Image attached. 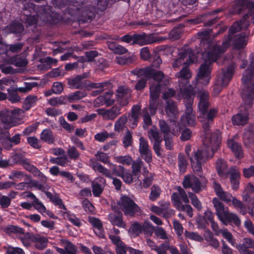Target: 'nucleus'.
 Returning <instances> with one entry per match:
<instances>
[{
	"instance_id": "1",
	"label": "nucleus",
	"mask_w": 254,
	"mask_h": 254,
	"mask_svg": "<svg viewBox=\"0 0 254 254\" xmlns=\"http://www.w3.org/2000/svg\"><path fill=\"white\" fill-rule=\"evenodd\" d=\"M211 30H205L197 33L198 40L200 42V46L204 51L202 53V59L204 63L202 64L197 74L196 80L204 85H207L210 81L211 72V64L216 62L219 56L225 52L229 44L224 42L223 46H219L212 42L210 40Z\"/></svg>"
},
{
	"instance_id": "2",
	"label": "nucleus",
	"mask_w": 254,
	"mask_h": 254,
	"mask_svg": "<svg viewBox=\"0 0 254 254\" xmlns=\"http://www.w3.org/2000/svg\"><path fill=\"white\" fill-rule=\"evenodd\" d=\"M221 140L219 131L209 134L207 133L203 141L204 146L194 150L190 156L191 167L198 175L201 176L202 164L213 156L218 148Z\"/></svg>"
},
{
	"instance_id": "3",
	"label": "nucleus",
	"mask_w": 254,
	"mask_h": 254,
	"mask_svg": "<svg viewBox=\"0 0 254 254\" xmlns=\"http://www.w3.org/2000/svg\"><path fill=\"white\" fill-rule=\"evenodd\" d=\"M221 140L219 131L209 134L207 133L203 141L204 146L194 150L190 156L191 167L198 175L201 176L202 164L213 156L218 148Z\"/></svg>"
},
{
	"instance_id": "4",
	"label": "nucleus",
	"mask_w": 254,
	"mask_h": 254,
	"mask_svg": "<svg viewBox=\"0 0 254 254\" xmlns=\"http://www.w3.org/2000/svg\"><path fill=\"white\" fill-rule=\"evenodd\" d=\"M249 15L252 17L253 22L254 23V7L250 10L249 14H246L240 21L234 23L231 26L228 37L223 43L227 41L229 44V46L232 43L238 49L243 48L246 46L247 44L246 38L247 33L244 31L248 28L250 25L249 21L248 20Z\"/></svg>"
},
{
	"instance_id": "5",
	"label": "nucleus",
	"mask_w": 254,
	"mask_h": 254,
	"mask_svg": "<svg viewBox=\"0 0 254 254\" xmlns=\"http://www.w3.org/2000/svg\"><path fill=\"white\" fill-rule=\"evenodd\" d=\"M194 96V92L193 91L188 93L187 91H186L183 93V98L186 108V112L181 119L180 123L178 125L179 126H176L172 129V133L174 135H178L179 134L182 126H194L195 125V117L192 109Z\"/></svg>"
},
{
	"instance_id": "6",
	"label": "nucleus",
	"mask_w": 254,
	"mask_h": 254,
	"mask_svg": "<svg viewBox=\"0 0 254 254\" xmlns=\"http://www.w3.org/2000/svg\"><path fill=\"white\" fill-rule=\"evenodd\" d=\"M244 85L242 92V97L246 110L250 109L254 99V65L248 68L243 73L242 78Z\"/></svg>"
},
{
	"instance_id": "7",
	"label": "nucleus",
	"mask_w": 254,
	"mask_h": 254,
	"mask_svg": "<svg viewBox=\"0 0 254 254\" xmlns=\"http://www.w3.org/2000/svg\"><path fill=\"white\" fill-rule=\"evenodd\" d=\"M199 102L198 103L199 118L202 123L203 128L205 131L209 130V124L215 117L217 111L214 109L207 111L210 106L209 96L207 91L200 90L199 93Z\"/></svg>"
},
{
	"instance_id": "8",
	"label": "nucleus",
	"mask_w": 254,
	"mask_h": 254,
	"mask_svg": "<svg viewBox=\"0 0 254 254\" xmlns=\"http://www.w3.org/2000/svg\"><path fill=\"white\" fill-rule=\"evenodd\" d=\"M213 206L216 210V214L218 219L223 224L227 225L228 222H232L237 226L241 225V221L238 216L229 211V209L217 198L212 200Z\"/></svg>"
},
{
	"instance_id": "9",
	"label": "nucleus",
	"mask_w": 254,
	"mask_h": 254,
	"mask_svg": "<svg viewBox=\"0 0 254 254\" xmlns=\"http://www.w3.org/2000/svg\"><path fill=\"white\" fill-rule=\"evenodd\" d=\"M235 67V64H232L227 68L223 69L219 73L213 86L214 96L218 95L222 89L228 85L232 77Z\"/></svg>"
},
{
	"instance_id": "10",
	"label": "nucleus",
	"mask_w": 254,
	"mask_h": 254,
	"mask_svg": "<svg viewBox=\"0 0 254 254\" xmlns=\"http://www.w3.org/2000/svg\"><path fill=\"white\" fill-rule=\"evenodd\" d=\"M87 76L88 74L87 73H84L82 75H78L75 77L69 78L68 79V84L69 87L72 88L82 89L88 85L86 80H84ZM108 84V83L107 82H92L88 84V85L92 88L99 89V90L96 91L101 93L103 91L102 89Z\"/></svg>"
},
{
	"instance_id": "11",
	"label": "nucleus",
	"mask_w": 254,
	"mask_h": 254,
	"mask_svg": "<svg viewBox=\"0 0 254 254\" xmlns=\"http://www.w3.org/2000/svg\"><path fill=\"white\" fill-rule=\"evenodd\" d=\"M119 208L124 212L125 215L133 217L140 209L129 197L123 196L118 202Z\"/></svg>"
},
{
	"instance_id": "12",
	"label": "nucleus",
	"mask_w": 254,
	"mask_h": 254,
	"mask_svg": "<svg viewBox=\"0 0 254 254\" xmlns=\"http://www.w3.org/2000/svg\"><path fill=\"white\" fill-rule=\"evenodd\" d=\"M176 77L178 78H181L184 80V82H182L179 81V86L180 89V94L182 97L183 96V93L186 91L188 93H190L191 91H193L194 94L195 91L193 88L189 84L188 80L191 77V73L188 67V65L184 66L182 69L178 72L176 74Z\"/></svg>"
},
{
	"instance_id": "13",
	"label": "nucleus",
	"mask_w": 254,
	"mask_h": 254,
	"mask_svg": "<svg viewBox=\"0 0 254 254\" xmlns=\"http://www.w3.org/2000/svg\"><path fill=\"white\" fill-rule=\"evenodd\" d=\"M138 151L141 157L147 163L152 161L151 150L146 139L141 136L139 138Z\"/></svg>"
},
{
	"instance_id": "14",
	"label": "nucleus",
	"mask_w": 254,
	"mask_h": 254,
	"mask_svg": "<svg viewBox=\"0 0 254 254\" xmlns=\"http://www.w3.org/2000/svg\"><path fill=\"white\" fill-rule=\"evenodd\" d=\"M162 38H158L153 34L147 35L145 33L141 34H134L133 43L131 44H138L143 46L150 44L158 41H161Z\"/></svg>"
},
{
	"instance_id": "15",
	"label": "nucleus",
	"mask_w": 254,
	"mask_h": 254,
	"mask_svg": "<svg viewBox=\"0 0 254 254\" xmlns=\"http://www.w3.org/2000/svg\"><path fill=\"white\" fill-rule=\"evenodd\" d=\"M192 62L191 50L188 48L186 51L179 53L178 58L172 63V66L173 68H178L182 64L184 66L189 65Z\"/></svg>"
},
{
	"instance_id": "16",
	"label": "nucleus",
	"mask_w": 254,
	"mask_h": 254,
	"mask_svg": "<svg viewBox=\"0 0 254 254\" xmlns=\"http://www.w3.org/2000/svg\"><path fill=\"white\" fill-rule=\"evenodd\" d=\"M121 110L120 107L115 105L107 110L103 108L99 109L97 112L104 120H114L121 113Z\"/></svg>"
},
{
	"instance_id": "17",
	"label": "nucleus",
	"mask_w": 254,
	"mask_h": 254,
	"mask_svg": "<svg viewBox=\"0 0 254 254\" xmlns=\"http://www.w3.org/2000/svg\"><path fill=\"white\" fill-rule=\"evenodd\" d=\"M0 117L1 118L0 121V129L1 131L16 126L9 110L3 111L2 113H1Z\"/></svg>"
},
{
	"instance_id": "18",
	"label": "nucleus",
	"mask_w": 254,
	"mask_h": 254,
	"mask_svg": "<svg viewBox=\"0 0 254 254\" xmlns=\"http://www.w3.org/2000/svg\"><path fill=\"white\" fill-rule=\"evenodd\" d=\"M172 203L174 207L179 211H186L188 215L191 217L193 216L192 208L189 204H183L178 194L173 193L171 196Z\"/></svg>"
},
{
	"instance_id": "19",
	"label": "nucleus",
	"mask_w": 254,
	"mask_h": 254,
	"mask_svg": "<svg viewBox=\"0 0 254 254\" xmlns=\"http://www.w3.org/2000/svg\"><path fill=\"white\" fill-rule=\"evenodd\" d=\"M131 90L126 86H120L117 90V101L121 106L127 104V100L130 97Z\"/></svg>"
},
{
	"instance_id": "20",
	"label": "nucleus",
	"mask_w": 254,
	"mask_h": 254,
	"mask_svg": "<svg viewBox=\"0 0 254 254\" xmlns=\"http://www.w3.org/2000/svg\"><path fill=\"white\" fill-rule=\"evenodd\" d=\"M166 115L171 122H175L179 117V112L175 102L172 100L167 101L165 108Z\"/></svg>"
},
{
	"instance_id": "21",
	"label": "nucleus",
	"mask_w": 254,
	"mask_h": 254,
	"mask_svg": "<svg viewBox=\"0 0 254 254\" xmlns=\"http://www.w3.org/2000/svg\"><path fill=\"white\" fill-rule=\"evenodd\" d=\"M183 186L185 188H191L195 192H198L201 190L200 182L198 179L194 176L185 177Z\"/></svg>"
},
{
	"instance_id": "22",
	"label": "nucleus",
	"mask_w": 254,
	"mask_h": 254,
	"mask_svg": "<svg viewBox=\"0 0 254 254\" xmlns=\"http://www.w3.org/2000/svg\"><path fill=\"white\" fill-rule=\"evenodd\" d=\"M106 185V180L102 177L96 178L92 182V189L93 195L99 197L102 193Z\"/></svg>"
},
{
	"instance_id": "23",
	"label": "nucleus",
	"mask_w": 254,
	"mask_h": 254,
	"mask_svg": "<svg viewBox=\"0 0 254 254\" xmlns=\"http://www.w3.org/2000/svg\"><path fill=\"white\" fill-rule=\"evenodd\" d=\"M38 18H40L42 20L45 22H52V16L48 12L44 11L41 14L35 15H29L27 17L26 23L29 25H33L36 24L38 22Z\"/></svg>"
},
{
	"instance_id": "24",
	"label": "nucleus",
	"mask_w": 254,
	"mask_h": 254,
	"mask_svg": "<svg viewBox=\"0 0 254 254\" xmlns=\"http://www.w3.org/2000/svg\"><path fill=\"white\" fill-rule=\"evenodd\" d=\"M113 92L109 91L103 95L98 97L94 101L95 106L99 107L106 105L107 106H111L114 103V100L112 98Z\"/></svg>"
},
{
	"instance_id": "25",
	"label": "nucleus",
	"mask_w": 254,
	"mask_h": 254,
	"mask_svg": "<svg viewBox=\"0 0 254 254\" xmlns=\"http://www.w3.org/2000/svg\"><path fill=\"white\" fill-rule=\"evenodd\" d=\"M236 248L242 254H254V251L248 250V249H254V240L245 238L243 239V244L237 245Z\"/></svg>"
},
{
	"instance_id": "26",
	"label": "nucleus",
	"mask_w": 254,
	"mask_h": 254,
	"mask_svg": "<svg viewBox=\"0 0 254 254\" xmlns=\"http://www.w3.org/2000/svg\"><path fill=\"white\" fill-rule=\"evenodd\" d=\"M123 214L121 212L111 213L108 215V219L113 225L125 228L127 225L123 221Z\"/></svg>"
},
{
	"instance_id": "27",
	"label": "nucleus",
	"mask_w": 254,
	"mask_h": 254,
	"mask_svg": "<svg viewBox=\"0 0 254 254\" xmlns=\"http://www.w3.org/2000/svg\"><path fill=\"white\" fill-rule=\"evenodd\" d=\"M252 4V0H235L231 12L233 13H239L245 8L251 6Z\"/></svg>"
},
{
	"instance_id": "28",
	"label": "nucleus",
	"mask_w": 254,
	"mask_h": 254,
	"mask_svg": "<svg viewBox=\"0 0 254 254\" xmlns=\"http://www.w3.org/2000/svg\"><path fill=\"white\" fill-rule=\"evenodd\" d=\"M235 136L228 139L227 146L235 154V156L239 158L243 157V153L241 145L235 139Z\"/></svg>"
},
{
	"instance_id": "29",
	"label": "nucleus",
	"mask_w": 254,
	"mask_h": 254,
	"mask_svg": "<svg viewBox=\"0 0 254 254\" xmlns=\"http://www.w3.org/2000/svg\"><path fill=\"white\" fill-rule=\"evenodd\" d=\"M131 164L132 173L134 177H136L138 179L140 176V172L141 169L143 168V174L145 175L148 173V170L144 167L143 162L140 160H136L135 161H132Z\"/></svg>"
},
{
	"instance_id": "30",
	"label": "nucleus",
	"mask_w": 254,
	"mask_h": 254,
	"mask_svg": "<svg viewBox=\"0 0 254 254\" xmlns=\"http://www.w3.org/2000/svg\"><path fill=\"white\" fill-rule=\"evenodd\" d=\"M24 30V28L21 23L18 22H13L10 25L6 26L3 31L5 34L10 33H20Z\"/></svg>"
},
{
	"instance_id": "31",
	"label": "nucleus",
	"mask_w": 254,
	"mask_h": 254,
	"mask_svg": "<svg viewBox=\"0 0 254 254\" xmlns=\"http://www.w3.org/2000/svg\"><path fill=\"white\" fill-rule=\"evenodd\" d=\"M31 241L34 243L35 247L40 250H43L47 247L48 242L47 238L40 236L32 237Z\"/></svg>"
},
{
	"instance_id": "32",
	"label": "nucleus",
	"mask_w": 254,
	"mask_h": 254,
	"mask_svg": "<svg viewBox=\"0 0 254 254\" xmlns=\"http://www.w3.org/2000/svg\"><path fill=\"white\" fill-rule=\"evenodd\" d=\"M10 115L13 118L15 126H18L22 123V120L24 117V112L23 110L19 108L9 110Z\"/></svg>"
},
{
	"instance_id": "33",
	"label": "nucleus",
	"mask_w": 254,
	"mask_h": 254,
	"mask_svg": "<svg viewBox=\"0 0 254 254\" xmlns=\"http://www.w3.org/2000/svg\"><path fill=\"white\" fill-rule=\"evenodd\" d=\"M249 117L247 113H238L234 115L232 119L233 125L237 126L245 125L248 121Z\"/></svg>"
},
{
	"instance_id": "34",
	"label": "nucleus",
	"mask_w": 254,
	"mask_h": 254,
	"mask_svg": "<svg viewBox=\"0 0 254 254\" xmlns=\"http://www.w3.org/2000/svg\"><path fill=\"white\" fill-rule=\"evenodd\" d=\"M60 244L64 248L65 254H76L77 249L75 246L66 239H61Z\"/></svg>"
},
{
	"instance_id": "35",
	"label": "nucleus",
	"mask_w": 254,
	"mask_h": 254,
	"mask_svg": "<svg viewBox=\"0 0 254 254\" xmlns=\"http://www.w3.org/2000/svg\"><path fill=\"white\" fill-rule=\"evenodd\" d=\"M227 168L228 166L224 161L222 159L218 160L216 162V169L220 177L227 178L228 175Z\"/></svg>"
},
{
	"instance_id": "36",
	"label": "nucleus",
	"mask_w": 254,
	"mask_h": 254,
	"mask_svg": "<svg viewBox=\"0 0 254 254\" xmlns=\"http://www.w3.org/2000/svg\"><path fill=\"white\" fill-rule=\"evenodd\" d=\"M38 100V96L36 95H28L24 100L23 108L26 111L29 110L32 107L35 105Z\"/></svg>"
},
{
	"instance_id": "37",
	"label": "nucleus",
	"mask_w": 254,
	"mask_h": 254,
	"mask_svg": "<svg viewBox=\"0 0 254 254\" xmlns=\"http://www.w3.org/2000/svg\"><path fill=\"white\" fill-rule=\"evenodd\" d=\"M128 232L131 237H136L142 232V225L138 222H134L131 224Z\"/></svg>"
},
{
	"instance_id": "38",
	"label": "nucleus",
	"mask_w": 254,
	"mask_h": 254,
	"mask_svg": "<svg viewBox=\"0 0 254 254\" xmlns=\"http://www.w3.org/2000/svg\"><path fill=\"white\" fill-rule=\"evenodd\" d=\"M140 109L141 108L138 105L133 106L132 108L131 119H130V121L132 122L131 125V127L132 128L135 127L137 125L139 117Z\"/></svg>"
},
{
	"instance_id": "39",
	"label": "nucleus",
	"mask_w": 254,
	"mask_h": 254,
	"mask_svg": "<svg viewBox=\"0 0 254 254\" xmlns=\"http://www.w3.org/2000/svg\"><path fill=\"white\" fill-rule=\"evenodd\" d=\"M151 77L154 80L159 81L164 77V74L160 71H156L150 67L147 68L146 77Z\"/></svg>"
},
{
	"instance_id": "40",
	"label": "nucleus",
	"mask_w": 254,
	"mask_h": 254,
	"mask_svg": "<svg viewBox=\"0 0 254 254\" xmlns=\"http://www.w3.org/2000/svg\"><path fill=\"white\" fill-rule=\"evenodd\" d=\"M8 178L12 180H21L22 178L29 180V175L25 174L23 172L19 170H12L8 175Z\"/></svg>"
},
{
	"instance_id": "41",
	"label": "nucleus",
	"mask_w": 254,
	"mask_h": 254,
	"mask_svg": "<svg viewBox=\"0 0 254 254\" xmlns=\"http://www.w3.org/2000/svg\"><path fill=\"white\" fill-rule=\"evenodd\" d=\"M92 168L95 171L102 174L105 177L109 178H112V173L110 170L104 167L100 164L96 163L92 166Z\"/></svg>"
},
{
	"instance_id": "42",
	"label": "nucleus",
	"mask_w": 254,
	"mask_h": 254,
	"mask_svg": "<svg viewBox=\"0 0 254 254\" xmlns=\"http://www.w3.org/2000/svg\"><path fill=\"white\" fill-rule=\"evenodd\" d=\"M161 88L158 83L152 84L150 87V99L156 101L159 97Z\"/></svg>"
},
{
	"instance_id": "43",
	"label": "nucleus",
	"mask_w": 254,
	"mask_h": 254,
	"mask_svg": "<svg viewBox=\"0 0 254 254\" xmlns=\"http://www.w3.org/2000/svg\"><path fill=\"white\" fill-rule=\"evenodd\" d=\"M142 232L145 237L151 236L155 230V228L148 221H145L142 225Z\"/></svg>"
},
{
	"instance_id": "44",
	"label": "nucleus",
	"mask_w": 254,
	"mask_h": 254,
	"mask_svg": "<svg viewBox=\"0 0 254 254\" xmlns=\"http://www.w3.org/2000/svg\"><path fill=\"white\" fill-rule=\"evenodd\" d=\"M148 136L150 140H154L153 142H162V139L157 128L153 127L148 131Z\"/></svg>"
},
{
	"instance_id": "45",
	"label": "nucleus",
	"mask_w": 254,
	"mask_h": 254,
	"mask_svg": "<svg viewBox=\"0 0 254 254\" xmlns=\"http://www.w3.org/2000/svg\"><path fill=\"white\" fill-rule=\"evenodd\" d=\"M108 47L114 53L116 54H124L127 52V50L120 45H117L114 42L108 44Z\"/></svg>"
},
{
	"instance_id": "46",
	"label": "nucleus",
	"mask_w": 254,
	"mask_h": 254,
	"mask_svg": "<svg viewBox=\"0 0 254 254\" xmlns=\"http://www.w3.org/2000/svg\"><path fill=\"white\" fill-rule=\"evenodd\" d=\"M63 215L65 219H67L74 225L79 227L81 225L80 219L75 214L69 212H63Z\"/></svg>"
},
{
	"instance_id": "47",
	"label": "nucleus",
	"mask_w": 254,
	"mask_h": 254,
	"mask_svg": "<svg viewBox=\"0 0 254 254\" xmlns=\"http://www.w3.org/2000/svg\"><path fill=\"white\" fill-rule=\"evenodd\" d=\"M232 202L233 206L239 212L243 215H245L247 213L246 208L243 203L238 199L234 196L232 199Z\"/></svg>"
},
{
	"instance_id": "48",
	"label": "nucleus",
	"mask_w": 254,
	"mask_h": 254,
	"mask_svg": "<svg viewBox=\"0 0 254 254\" xmlns=\"http://www.w3.org/2000/svg\"><path fill=\"white\" fill-rule=\"evenodd\" d=\"M1 136L0 137V142L5 149L9 150L12 146V142L9 138V133H3L2 131H0Z\"/></svg>"
},
{
	"instance_id": "49",
	"label": "nucleus",
	"mask_w": 254,
	"mask_h": 254,
	"mask_svg": "<svg viewBox=\"0 0 254 254\" xmlns=\"http://www.w3.org/2000/svg\"><path fill=\"white\" fill-rule=\"evenodd\" d=\"M41 139L49 143H53L55 138L52 131L49 129H45L41 134Z\"/></svg>"
},
{
	"instance_id": "50",
	"label": "nucleus",
	"mask_w": 254,
	"mask_h": 254,
	"mask_svg": "<svg viewBox=\"0 0 254 254\" xmlns=\"http://www.w3.org/2000/svg\"><path fill=\"white\" fill-rule=\"evenodd\" d=\"M86 94L84 92L77 91L74 93H72L67 96H65L66 98V103H70L75 100L81 99L85 97Z\"/></svg>"
},
{
	"instance_id": "51",
	"label": "nucleus",
	"mask_w": 254,
	"mask_h": 254,
	"mask_svg": "<svg viewBox=\"0 0 254 254\" xmlns=\"http://www.w3.org/2000/svg\"><path fill=\"white\" fill-rule=\"evenodd\" d=\"M114 159L116 162L126 165H130L133 161L132 157L129 155L116 156Z\"/></svg>"
},
{
	"instance_id": "52",
	"label": "nucleus",
	"mask_w": 254,
	"mask_h": 254,
	"mask_svg": "<svg viewBox=\"0 0 254 254\" xmlns=\"http://www.w3.org/2000/svg\"><path fill=\"white\" fill-rule=\"evenodd\" d=\"M127 117L125 116H122L116 122L114 126V129L117 131H120L125 127V125L127 122Z\"/></svg>"
},
{
	"instance_id": "53",
	"label": "nucleus",
	"mask_w": 254,
	"mask_h": 254,
	"mask_svg": "<svg viewBox=\"0 0 254 254\" xmlns=\"http://www.w3.org/2000/svg\"><path fill=\"white\" fill-rule=\"evenodd\" d=\"M134 176L132 172H130L125 168L121 178L126 184L130 185L133 182Z\"/></svg>"
},
{
	"instance_id": "54",
	"label": "nucleus",
	"mask_w": 254,
	"mask_h": 254,
	"mask_svg": "<svg viewBox=\"0 0 254 254\" xmlns=\"http://www.w3.org/2000/svg\"><path fill=\"white\" fill-rule=\"evenodd\" d=\"M66 98L65 96H62L59 97L52 98L48 100V103L53 106H58L62 104H66Z\"/></svg>"
},
{
	"instance_id": "55",
	"label": "nucleus",
	"mask_w": 254,
	"mask_h": 254,
	"mask_svg": "<svg viewBox=\"0 0 254 254\" xmlns=\"http://www.w3.org/2000/svg\"><path fill=\"white\" fill-rule=\"evenodd\" d=\"M4 232L8 234H15L21 235L23 234L22 228L13 225H8L4 229Z\"/></svg>"
},
{
	"instance_id": "56",
	"label": "nucleus",
	"mask_w": 254,
	"mask_h": 254,
	"mask_svg": "<svg viewBox=\"0 0 254 254\" xmlns=\"http://www.w3.org/2000/svg\"><path fill=\"white\" fill-rule=\"evenodd\" d=\"M185 236L187 239L197 242H202L203 240V237L196 232L185 231Z\"/></svg>"
},
{
	"instance_id": "57",
	"label": "nucleus",
	"mask_w": 254,
	"mask_h": 254,
	"mask_svg": "<svg viewBox=\"0 0 254 254\" xmlns=\"http://www.w3.org/2000/svg\"><path fill=\"white\" fill-rule=\"evenodd\" d=\"M113 137V133H109L107 131L104 130L96 133L94 136V138L99 142H104L107 138Z\"/></svg>"
},
{
	"instance_id": "58",
	"label": "nucleus",
	"mask_w": 254,
	"mask_h": 254,
	"mask_svg": "<svg viewBox=\"0 0 254 254\" xmlns=\"http://www.w3.org/2000/svg\"><path fill=\"white\" fill-rule=\"evenodd\" d=\"M134 60V57L129 56L127 57L126 56H119L116 58L117 63L121 65L128 64L132 63Z\"/></svg>"
},
{
	"instance_id": "59",
	"label": "nucleus",
	"mask_w": 254,
	"mask_h": 254,
	"mask_svg": "<svg viewBox=\"0 0 254 254\" xmlns=\"http://www.w3.org/2000/svg\"><path fill=\"white\" fill-rule=\"evenodd\" d=\"M160 188L156 185H153L151 188L149 199L152 201L155 200L160 196L161 193Z\"/></svg>"
},
{
	"instance_id": "60",
	"label": "nucleus",
	"mask_w": 254,
	"mask_h": 254,
	"mask_svg": "<svg viewBox=\"0 0 254 254\" xmlns=\"http://www.w3.org/2000/svg\"><path fill=\"white\" fill-rule=\"evenodd\" d=\"M24 154L25 153L24 152H16L11 156V158L15 164L22 165L26 159L24 157Z\"/></svg>"
},
{
	"instance_id": "61",
	"label": "nucleus",
	"mask_w": 254,
	"mask_h": 254,
	"mask_svg": "<svg viewBox=\"0 0 254 254\" xmlns=\"http://www.w3.org/2000/svg\"><path fill=\"white\" fill-rule=\"evenodd\" d=\"M95 8L94 7H91L90 9H85L83 12L82 16L84 17L83 20L84 21H88V20H91V19L94 16Z\"/></svg>"
},
{
	"instance_id": "62",
	"label": "nucleus",
	"mask_w": 254,
	"mask_h": 254,
	"mask_svg": "<svg viewBox=\"0 0 254 254\" xmlns=\"http://www.w3.org/2000/svg\"><path fill=\"white\" fill-rule=\"evenodd\" d=\"M188 164V162L185 157V156L182 154H179L178 156V166L179 167V169L180 172L182 173H184Z\"/></svg>"
},
{
	"instance_id": "63",
	"label": "nucleus",
	"mask_w": 254,
	"mask_h": 254,
	"mask_svg": "<svg viewBox=\"0 0 254 254\" xmlns=\"http://www.w3.org/2000/svg\"><path fill=\"white\" fill-rule=\"evenodd\" d=\"M182 30L179 27L173 28L169 33V38L172 40H176L181 37Z\"/></svg>"
},
{
	"instance_id": "64",
	"label": "nucleus",
	"mask_w": 254,
	"mask_h": 254,
	"mask_svg": "<svg viewBox=\"0 0 254 254\" xmlns=\"http://www.w3.org/2000/svg\"><path fill=\"white\" fill-rule=\"evenodd\" d=\"M132 141V133L127 129L123 139V143L124 147L127 148L131 145Z\"/></svg>"
}]
</instances>
